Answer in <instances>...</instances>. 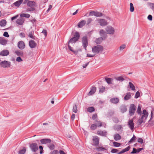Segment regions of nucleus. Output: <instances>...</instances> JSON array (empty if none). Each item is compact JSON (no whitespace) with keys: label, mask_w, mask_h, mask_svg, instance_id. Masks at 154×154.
<instances>
[{"label":"nucleus","mask_w":154,"mask_h":154,"mask_svg":"<svg viewBox=\"0 0 154 154\" xmlns=\"http://www.w3.org/2000/svg\"><path fill=\"white\" fill-rule=\"evenodd\" d=\"M7 42V40L4 38H3L0 37V44L5 45L6 44Z\"/></svg>","instance_id":"nucleus-22"},{"label":"nucleus","mask_w":154,"mask_h":154,"mask_svg":"<svg viewBox=\"0 0 154 154\" xmlns=\"http://www.w3.org/2000/svg\"><path fill=\"white\" fill-rule=\"evenodd\" d=\"M114 139L116 140H118L121 139V137L119 134H116L114 136Z\"/></svg>","instance_id":"nucleus-34"},{"label":"nucleus","mask_w":154,"mask_h":154,"mask_svg":"<svg viewBox=\"0 0 154 154\" xmlns=\"http://www.w3.org/2000/svg\"><path fill=\"white\" fill-rule=\"evenodd\" d=\"M136 139V137L134 135L133 137L131 139L129 142H133Z\"/></svg>","instance_id":"nucleus-53"},{"label":"nucleus","mask_w":154,"mask_h":154,"mask_svg":"<svg viewBox=\"0 0 154 154\" xmlns=\"http://www.w3.org/2000/svg\"><path fill=\"white\" fill-rule=\"evenodd\" d=\"M82 42L83 47L85 50H86V48L88 45L87 37V36H83L82 39Z\"/></svg>","instance_id":"nucleus-7"},{"label":"nucleus","mask_w":154,"mask_h":154,"mask_svg":"<svg viewBox=\"0 0 154 154\" xmlns=\"http://www.w3.org/2000/svg\"><path fill=\"white\" fill-rule=\"evenodd\" d=\"M39 148L40 150V154L42 153V150L43 149V147L42 146H39Z\"/></svg>","instance_id":"nucleus-58"},{"label":"nucleus","mask_w":154,"mask_h":154,"mask_svg":"<svg viewBox=\"0 0 154 154\" xmlns=\"http://www.w3.org/2000/svg\"><path fill=\"white\" fill-rule=\"evenodd\" d=\"M87 111L90 112H91L94 111V109L93 107H88L87 109Z\"/></svg>","instance_id":"nucleus-38"},{"label":"nucleus","mask_w":154,"mask_h":154,"mask_svg":"<svg viewBox=\"0 0 154 154\" xmlns=\"http://www.w3.org/2000/svg\"><path fill=\"white\" fill-rule=\"evenodd\" d=\"M143 140L140 138H139L137 140V142L139 143H143Z\"/></svg>","instance_id":"nucleus-54"},{"label":"nucleus","mask_w":154,"mask_h":154,"mask_svg":"<svg viewBox=\"0 0 154 154\" xmlns=\"http://www.w3.org/2000/svg\"><path fill=\"white\" fill-rule=\"evenodd\" d=\"M148 115V112L145 109L143 111L142 116L141 118L139 119L138 121V123L139 125H141L143 122H145V120L147 118Z\"/></svg>","instance_id":"nucleus-1"},{"label":"nucleus","mask_w":154,"mask_h":154,"mask_svg":"<svg viewBox=\"0 0 154 154\" xmlns=\"http://www.w3.org/2000/svg\"><path fill=\"white\" fill-rule=\"evenodd\" d=\"M3 36L7 37H8L9 36L8 32H4Z\"/></svg>","instance_id":"nucleus-55"},{"label":"nucleus","mask_w":154,"mask_h":154,"mask_svg":"<svg viewBox=\"0 0 154 154\" xmlns=\"http://www.w3.org/2000/svg\"><path fill=\"white\" fill-rule=\"evenodd\" d=\"M42 33L44 34L45 36H46L47 35V32L46 30L43 29L42 32Z\"/></svg>","instance_id":"nucleus-62"},{"label":"nucleus","mask_w":154,"mask_h":154,"mask_svg":"<svg viewBox=\"0 0 154 154\" xmlns=\"http://www.w3.org/2000/svg\"><path fill=\"white\" fill-rule=\"evenodd\" d=\"M97 118V114H94L93 116L92 119L93 120L96 119Z\"/></svg>","instance_id":"nucleus-64"},{"label":"nucleus","mask_w":154,"mask_h":154,"mask_svg":"<svg viewBox=\"0 0 154 154\" xmlns=\"http://www.w3.org/2000/svg\"><path fill=\"white\" fill-rule=\"evenodd\" d=\"M24 4H27L28 7L32 8L35 7L36 4V2L34 1H30V0H25L23 2Z\"/></svg>","instance_id":"nucleus-4"},{"label":"nucleus","mask_w":154,"mask_h":154,"mask_svg":"<svg viewBox=\"0 0 154 154\" xmlns=\"http://www.w3.org/2000/svg\"><path fill=\"white\" fill-rule=\"evenodd\" d=\"M113 144L114 146L115 147H119V146L121 144L119 143H118L116 142H114L113 143Z\"/></svg>","instance_id":"nucleus-49"},{"label":"nucleus","mask_w":154,"mask_h":154,"mask_svg":"<svg viewBox=\"0 0 154 154\" xmlns=\"http://www.w3.org/2000/svg\"><path fill=\"white\" fill-rule=\"evenodd\" d=\"M136 109L135 105L133 104H131L129 109V113L130 116H132L134 114Z\"/></svg>","instance_id":"nucleus-6"},{"label":"nucleus","mask_w":154,"mask_h":154,"mask_svg":"<svg viewBox=\"0 0 154 154\" xmlns=\"http://www.w3.org/2000/svg\"><path fill=\"white\" fill-rule=\"evenodd\" d=\"M24 20L21 17L17 19L16 21V23L19 25H22L24 23Z\"/></svg>","instance_id":"nucleus-16"},{"label":"nucleus","mask_w":154,"mask_h":154,"mask_svg":"<svg viewBox=\"0 0 154 154\" xmlns=\"http://www.w3.org/2000/svg\"><path fill=\"white\" fill-rule=\"evenodd\" d=\"M105 30L107 34L111 35H113L115 32L114 28L110 25L106 27Z\"/></svg>","instance_id":"nucleus-5"},{"label":"nucleus","mask_w":154,"mask_h":154,"mask_svg":"<svg viewBox=\"0 0 154 154\" xmlns=\"http://www.w3.org/2000/svg\"><path fill=\"white\" fill-rule=\"evenodd\" d=\"M130 87L131 89L132 90H135V87L133 84L131 82H129Z\"/></svg>","instance_id":"nucleus-41"},{"label":"nucleus","mask_w":154,"mask_h":154,"mask_svg":"<svg viewBox=\"0 0 154 154\" xmlns=\"http://www.w3.org/2000/svg\"><path fill=\"white\" fill-rule=\"evenodd\" d=\"M131 93L130 92L128 93L124 97V100H128L131 98Z\"/></svg>","instance_id":"nucleus-23"},{"label":"nucleus","mask_w":154,"mask_h":154,"mask_svg":"<svg viewBox=\"0 0 154 154\" xmlns=\"http://www.w3.org/2000/svg\"><path fill=\"white\" fill-rule=\"evenodd\" d=\"M48 146L51 149H53L54 148V145L53 144H49Z\"/></svg>","instance_id":"nucleus-52"},{"label":"nucleus","mask_w":154,"mask_h":154,"mask_svg":"<svg viewBox=\"0 0 154 154\" xmlns=\"http://www.w3.org/2000/svg\"><path fill=\"white\" fill-rule=\"evenodd\" d=\"M103 50V47L101 45L94 46L92 48V52L94 55L101 52Z\"/></svg>","instance_id":"nucleus-2"},{"label":"nucleus","mask_w":154,"mask_h":154,"mask_svg":"<svg viewBox=\"0 0 154 154\" xmlns=\"http://www.w3.org/2000/svg\"><path fill=\"white\" fill-rule=\"evenodd\" d=\"M96 88L95 87H93L88 94V95L90 96L94 94L96 92Z\"/></svg>","instance_id":"nucleus-21"},{"label":"nucleus","mask_w":154,"mask_h":154,"mask_svg":"<svg viewBox=\"0 0 154 154\" xmlns=\"http://www.w3.org/2000/svg\"><path fill=\"white\" fill-rule=\"evenodd\" d=\"M130 149V147L129 146H128L126 148H125L124 149H123L122 150L123 151V152L124 153V152H125L128 151Z\"/></svg>","instance_id":"nucleus-51"},{"label":"nucleus","mask_w":154,"mask_h":154,"mask_svg":"<svg viewBox=\"0 0 154 154\" xmlns=\"http://www.w3.org/2000/svg\"><path fill=\"white\" fill-rule=\"evenodd\" d=\"M102 16V13L97 11H95V16L97 17H100Z\"/></svg>","instance_id":"nucleus-37"},{"label":"nucleus","mask_w":154,"mask_h":154,"mask_svg":"<svg viewBox=\"0 0 154 154\" xmlns=\"http://www.w3.org/2000/svg\"><path fill=\"white\" fill-rule=\"evenodd\" d=\"M127 110V109L126 107L124 106H122L121 107V111L122 112L124 113L126 112Z\"/></svg>","instance_id":"nucleus-32"},{"label":"nucleus","mask_w":154,"mask_h":154,"mask_svg":"<svg viewBox=\"0 0 154 154\" xmlns=\"http://www.w3.org/2000/svg\"><path fill=\"white\" fill-rule=\"evenodd\" d=\"M29 147L32 151L34 152L36 151L38 149V146L36 143H32L30 144Z\"/></svg>","instance_id":"nucleus-12"},{"label":"nucleus","mask_w":154,"mask_h":154,"mask_svg":"<svg viewBox=\"0 0 154 154\" xmlns=\"http://www.w3.org/2000/svg\"><path fill=\"white\" fill-rule=\"evenodd\" d=\"M95 123L97 127H100L102 126V123L100 121H97Z\"/></svg>","instance_id":"nucleus-43"},{"label":"nucleus","mask_w":154,"mask_h":154,"mask_svg":"<svg viewBox=\"0 0 154 154\" xmlns=\"http://www.w3.org/2000/svg\"><path fill=\"white\" fill-rule=\"evenodd\" d=\"M6 24V21L5 20H3L0 21V26L2 27L5 26Z\"/></svg>","instance_id":"nucleus-28"},{"label":"nucleus","mask_w":154,"mask_h":154,"mask_svg":"<svg viewBox=\"0 0 154 154\" xmlns=\"http://www.w3.org/2000/svg\"><path fill=\"white\" fill-rule=\"evenodd\" d=\"M86 21L85 20H82L78 23L77 26L78 28H82L85 24Z\"/></svg>","instance_id":"nucleus-18"},{"label":"nucleus","mask_w":154,"mask_h":154,"mask_svg":"<svg viewBox=\"0 0 154 154\" xmlns=\"http://www.w3.org/2000/svg\"><path fill=\"white\" fill-rule=\"evenodd\" d=\"M25 45L23 41H20L18 43V47L20 49H23L25 47Z\"/></svg>","instance_id":"nucleus-15"},{"label":"nucleus","mask_w":154,"mask_h":154,"mask_svg":"<svg viewBox=\"0 0 154 154\" xmlns=\"http://www.w3.org/2000/svg\"><path fill=\"white\" fill-rule=\"evenodd\" d=\"M78 40L77 39L75 38V37H73L71 38L69 42V44H72ZM68 48L69 49L73 52L75 54H78V50L74 51L73 49V48H72L69 45H68Z\"/></svg>","instance_id":"nucleus-3"},{"label":"nucleus","mask_w":154,"mask_h":154,"mask_svg":"<svg viewBox=\"0 0 154 154\" xmlns=\"http://www.w3.org/2000/svg\"><path fill=\"white\" fill-rule=\"evenodd\" d=\"M23 0H19L14 3L13 4L16 7H19L23 2Z\"/></svg>","instance_id":"nucleus-20"},{"label":"nucleus","mask_w":154,"mask_h":154,"mask_svg":"<svg viewBox=\"0 0 154 154\" xmlns=\"http://www.w3.org/2000/svg\"><path fill=\"white\" fill-rule=\"evenodd\" d=\"M16 61L18 62H21L23 61V60L20 57H18L16 59Z\"/></svg>","instance_id":"nucleus-45"},{"label":"nucleus","mask_w":154,"mask_h":154,"mask_svg":"<svg viewBox=\"0 0 154 154\" xmlns=\"http://www.w3.org/2000/svg\"><path fill=\"white\" fill-rule=\"evenodd\" d=\"M103 40L102 37H100L96 39L95 42L97 44H100Z\"/></svg>","instance_id":"nucleus-30"},{"label":"nucleus","mask_w":154,"mask_h":154,"mask_svg":"<svg viewBox=\"0 0 154 154\" xmlns=\"http://www.w3.org/2000/svg\"><path fill=\"white\" fill-rule=\"evenodd\" d=\"M140 93L138 91H137L136 92L135 95V97L136 98H137L138 97H140Z\"/></svg>","instance_id":"nucleus-50"},{"label":"nucleus","mask_w":154,"mask_h":154,"mask_svg":"<svg viewBox=\"0 0 154 154\" xmlns=\"http://www.w3.org/2000/svg\"><path fill=\"white\" fill-rule=\"evenodd\" d=\"M128 126L130 129L133 131L134 128V124L132 119H129L128 122Z\"/></svg>","instance_id":"nucleus-11"},{"label":"nucleus","mask_w":154,"mask_h":154,"mask_svg":"<svg viewBox=\"0 0 154 154\" xmlns=\"http://www.w3.org/2000/svg\"><path fill=\"white\" fill-rule=\"evenodd\" d=\"M99 33L100 36H103L106 34V32L103 29H101L100 30Z\"/></svg>","instance_id":"nucleus-36"},{"label":"nucleus","mask_w":154,"mask_h":154,"mask_svg":"<svg viewBox=\"0 0 154 154\" xmlns=\"http://www.w3.org/2000/svg\"><path fill=\"white\" fill-rule=\"evenodd\" d=\"M105 80L108 84H111L112 83L113 79L112 78H106L105 79Z\"/></svg>","instance_id":"nucleus-25"},{"label":"nucleus","mask_w":154,"mask_h":154,"mask_svg":"<svg viewBox=\"0 0 154 154\" xmlns=\"http://www.w3.org/2000/svg\"><path fill=\"white\" fill-rule=\"evenodd\" d=\"M148 19L150 20H152V16L151 15H149L148 17H147Z\"/></svg>","instance_id":"nucleus-63"},{"label":"nucleus","mask_w":154,"mask_h":154,"mask_svg":"<svg viewBox=\"0 0 154 154\" xmlns=\"http://www.w3.org/2000/svg\"><path fill=\"white\" fill-rule=\"evenodd\" d=\"M28 36L30 38H31L33 39H35V37L34 35V32L33 31H31L30 32H29L28 34Z\"/></svg>","instance_id":"nucleus-27"},{"label":"nucleus","mask_w":154,"mask_h":154,"mask_svg":"<svg viewBox=\"0 0 154 154\" xmlns=\"http://www.w3.org/2000/svg\"><path fill=\"white\" fill-rule=\"evenodd\" d=\"M0 65L2 67L5 68L9 67L10 66V62L5 60L2 61L0 63Z\"/></svg>","instance_id":"nucleus-10"},{"label":"nucleus","mask_w":154,"mask_h":154,"mask_svg":"<svg viewBox=\"0 0 154 154\" xmlns=\"http://www.w3.org/2000/svg\"><path fill=\"white\" fill-rule=\"evenodd\" d=\"M97 134L101 136H106V132L104 131H97Z\"/></svg>","instance_id":"nucleus-26"},{"label":"nucleus","mask_w":154,"mask_h":154,"mask_svg":"<svg viewBox=\"0 0 154 154\" xmlns=\"http://www.w3.org/2000/svg\"><path fill=\"white\" fill-rule=\"evenodd\" d=\"M119 98L115 97V98H111L110 101L112 103L114 104H116L118 103L119 102Z\"/></svg>","instance_id":"nucleus-19"},{"label":"nucleus","mask_w":154,"mask_h":154,"mask_svg":"<svg viewBox=\"0 0 154 154\" xmlns=\"http://www.w3.org/2000/svg\"><path fill=\"white\" fill-rule=\"evenodd\" d=\"M20 16L22 17H26V18H28L30 17V15L29 14H28L23 13V14H20Z\"/></svg>","instance_id":"nucleus-31"},{"label":"nucleus","mask_w":154,"mask_h":154,"mask_svg":"<svg viewBox=\"0 0 154 154\" xmlns=\"http://www.w3.org/2000/svg\"><path fill=\"white\" fill-rule=\"evenodd\" d=\"M149 6L150 8L152 9L153 11H154V3H149Z\"/></svg>","instance_id":"nucleus-47"},{"label":"nucleus","mask_w":154,"mask_h":154,"mask_svg":"<svg viewBox=\"0 0 154 154\" xmlns=\"http://www.w3.org/2000/svg\"><path fill=\"white\" fill-rule=\"evenodd\" d=\"M9 54V52L8 50H4L1 51L0 55L2 56H5L8 55Z\"/></svg>","instance_id":"nucleus-14"},{"label":"nucleus","mask_w":154,"mask_h":154,"mask_svg":"<svg viewBox=\"0 0 154 154\" xmlns=\"http://www.w3.org/2000/svg\"><path fill=\"white\" fill-rule=\"evenodd\" d=\"M99 138L97 136L93 137L92 145L94 146H98L99 145Z\"/></svg>","instance_id":"nucleus-9"},{"label":"nucleus","mask_w":154,"mask_h":154,"mask_svg":"<svg viewBox=\"0 0 154 154\" xmlns=\"http://www.w3.org/2000/svg\"><path fill=\"white\" fill-rule=\"evenodd\" d=\"M95 11H93L89 13V15L90 16H95Z\"/></svg>","instance_id":"nucleus-57"},{"label":"nucleus","mask_w":154,"mask_h":154,"mask_svg":"<svg viewBox=\"0 0 154 154\" xmlns=\"http://www.w3.org/2000/svg\"><path fill=\"white\" fill-rule=\"evenodd\" d=\"M124 77V76H121L116 77L115 79L117 81L122 82L125 80Z\"/></svg>","instance_id":"nucleus-24"},{"label":"nucleus","mask_w":154,"mask_h":154,"mask_svg":"<svg viewBox=\"0 0 154 154\" xmlns=\"http://www.w3.org/2000/svg\"><path fill=\"white\" fill-rule=\"evenodd\" d=\"M80 37V35L79 32H75L74 35V37H75V38L77 39L78 40L79 39Z\"/></svg>","instance_id":"nucleus-33"},{"label":"nucleus","mask_w":154,"mask_h":154,"mask_svg":"<svg viewBox=\"0 0 154 154\" xmlns=\"http://www.w3.org/2000/svg\"><path fill=\"white\" fill-rule=\"evenodd\" d=\"M130 11L131 12H133L134 11V7L132 3H131L130 4Z\"/></svg>","instance_id":"nucleus-35"},{"label":"nucleus","mask_w":154,"mask_h":154,"mask_svg":"<svg viewBox=\"0 0 154 154\" xmlns=\"http://www.w3.org/2000/svg\"><path fill=\"white\" fill-rule=\"evenodd\" d=\"M118 151V150L116 149H112L111 150V152L113 153H116Z\"/></svg>","instance_id":"nucleus-56"},{"label":"nucleus","mask_w":154,"mask_h":154,"mask_svg":"<svg viewBox=\"0 0 154 154\" xmlns=\"http://www.w3.org/2000/svg\"><path fill=\"white\" fill-rule=\"evenodd\" d=\"M137 112L139 114H141V107L140 105H139L137 111Z\"/></svg>","instance_id":"nucleus-39"},{"label":"nucleus","mask_w":154,"mask_h":154,"mask_svg":"<svg viewBox=\"0 0 154 154\" xmlns=\"http://www.w3.org/2000/svg\"><path fill=\"white\" fill-rule=\"evenodd\" d=\"M77 110L76 106L75 105L73 106V111L75 113H76L77 112Z\"/></svg>","instance_id":"nucleus-48"},{"label":"nucleus","mask_w":154,"mask_h":154,"mask_svg":"<svg viewBox=\"0 0 154 154\" xmlns=\"http://www.w3.org/2000/svg\"><path fill=\"white\" fill-rule=\"evenodd\" d=\"M26 151V149L25 148H24L23 149L20 150L19 152V153L20 154H24Z\"/></svg>","instance_id":"nucleus-40"},{"label":"nucleus","mask_w":154,"mask_h":154,"mask_svg":"<svg viewBox=\"0 0 154 154\" xmlns=\"http://www.w3.org/2000/svg\"><path fill=\"white\" fill-rule=\"evenodd\" d=\"M106 89L105 87L104 86H102L99 88V92L103 93L104 92Z\"/></svg>","instance_id":"nucleus-42"},{"label":"nucleus","mask_w":154,"mask_h":154,"mask_svg":"<svg viewBox=\"0 0 154 154\" xmlns=\"http://www.w3.org/2000/svg\"><path fill=\"white\" fill-rule=\"evenodd\" d=\"M51 141V140L48 139H43L40 140V142L42 144H47L50 143Z\"/></svg>","instance_id":"nucleus-17"},{"label":"nucleus","mask_w":154,"mask_h":154,"mask_svg":"<svg viewBox=\"0 0 154 154\" xmlns=\"http://www.w3.org/2000/svg\"><path fill=\"white\" fill-rule=\"evenodd\" d=\"M97 127V126L96 124H92L91 126V129L92 130H94L96 129Z\"/></svg>","instance_id":"nucleus-44"},{"label":"nucleus","mask_w":154,"mask_h":154,"mask_svg":"<svg viewBox=\"0 0 154 154\" xmlns=\"http://www.w3.org/2000/svg\"><path fill=\"white\" fill-rule=\"evenodd\" d=\"M29 45L31 48H33L36 46L37 44L34 41L31 40L29 42Z\"/></svg>","instance_id":"nucleus-13"},{"label":"nucleus","mask_w":154,"mask_h":154,"mask_svg":"<svg viewBox=\"0 0 154 154\" xmlns=\"http://www.w3.org/2000/svg\"><path fill=\"white\" fill-rule=\"evenodd\" d=\"M137 153V150L135 148H133L132 151L131 152V153Z\"/></svg>","instance_id":"nucleus-60"},{"label":"nucleus","mask_w":154,"mask_h":154,"mask_svg":"<svg viewBox=\"0 0 154 154\" xmlns=\"http://www.w3.org/2000/svg\"><path fill=\"white\" fill-rule=\"evenodd\" d=\"M92 21V19L91 18H89L88 19L87 21V24L88 25L89 24V23H91Z\"/></svg>","instance_id":"nucleus-61"},{"label":"nucleus","mask_w":154,"mask_h":154,"mask_svg":"<svg viewBox=\"0 0 154 154\" xmlns=\"http://www.w3.org/2000/svg\"><path fill=\"white\" fill-rule=\"evenodd\" d=\"M15 53L19 57H23V53L22 51H16L15 52Z\"/></svg>","instance_id":"nucleus-29"},{"label":"nucleus","mask_w":154,"mask_h":154,"mask_svg":"<svg viewBox=\"0 0 154 154\" xmlns=\"http://www.w3.org/2000/svg\"><path fill=\"white\" fill-rule=\"evenodd\" d=\"M126 45L125 44H123L119 47V50L120 51H122L126 47Z\"/></svg>","instance_id":"nucleus-46"},{"label":"nucleus","mask_w":154,"mask_h":154,"mask_svg":"<svg viewBox=\"0 0 154 154\" xmlns=\"http://www.w3.org/2000/svg\"><path fill=\"white\" fill-rule=\"evenodd\" d=\"M97 149L99 151H102L104 149H105L104 148L102 147H99L98 148H97Z\"/></svg>","instance_id":"nucleus-59"},{"label":"nucleus","mask_w":154,"mask_h":154,"mask_svg":"<svg viewBox=\"0 0 154 154\" xmlns=\"http://www.w3.org/2000/svg\"><path fill=\"white\" fill-rule=\"evenodd\" d=\"M95 22H97L101 26H104L107 25L108 23L107 21L103 19H98Z\"/></svg>","instance_id":"nucleus-8"}]
</instances>
